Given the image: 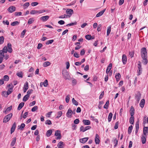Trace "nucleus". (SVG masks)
I'll return each instance as SVG.
<instances>
[{
    "label": "nucleus",
    "mask_w": 148,
    "mask_h": 148,
    "mask_svg": "<svg viewBox=\"0 0 148 148\" xmlns=\"http://www.w3.org/2000/svg\"><path fill=\"white\" fill-rule=\"evenodd\" d=\"M140 55L142 60V63L144 65H146L148 63L147 53L146 49L145 47H143L140 50Z\"/></svg>",
    "instance_id": "1"
},
{
    "label": "nucleus",
    "mask_w": 148,
    "mask_h": 148,
    "mask_svg": "<svg viewBox=\"0 0 148 148\" xmlns=\"http://www.w3.org/2000/svg\"><path fill=\"white\" fill-rule=\"evenodd\" d=\"M62 74L64 79H70V77L69 73L66 70H63Z\"/></svg>",
    "instance_id": "2"
},
{
    "label": "nucleus",
    "mask_w": 148,
    "mask_h": 148,
    "mask_svg": "<svg viewBox=\"0 0 148 148\" xmlns=\"http://www.w3.org/2000/svg\"><path fill=\"white\" fill-rule=\"evenodd\" d=\"M8 51L7 47L5 46L3 49L2 50L0 51V57L3 58V54L5 53H6Z\"/></svg>",
    "instance_id": "3"
},
{
    "label": "nucleus",
    "mask_w": 148,
    "mask_h": 148,
    "mask_svg": "<svg viewBox=\"0 0 148 148\" xmlns=\"http://www.w3.org/2000/svg\"><path fill=\"white\" fill-rule=\"evenodd\" d=\"M12 115V114L11 113L6 116L3 119V122L5 123L7 122L11 119Z\"/></svg>",
    "instance_id": "4"
},
{
    "label": "nucleus",
    "mask_w": 148,
    "mask_h": 148,
    "mask_svg": "<svg viewBox=\"0 0 148 148\" xmlns=\"http://www.w3.org/2000/svg\"><path fill=\"white\" fill-rule=\"evenodd\" d=\"M141 97V94L140 92H138L135 96V99L137 103H138Z\"/></svg>",
    "instance_id": "5"
},
{
    "label": "nucleus",
    "mask_w": 148,
    "mask_h": 148,
    "mask_svg": "<svg viewBox=\"0 0 148 148\" xmlns=\"http://www.w3.org/2000/svg\"><path fill=\"white\" fill-rule=\"evenodd\" d=\"M55 135L56 136V139H60L61 138L60 131L58 130L56 131L55 132Z\"/></svg>",
    "instance_id": "6"
},
{
    "label": "nucleus",
    "mask_w": 148,
    "mask_h": 148,
    "mask_svg": "<svg viewBox=\"0 0 148 148\" xmlns=\"http://www.w3.org/2000/svg\"><path fill=\"white\" fill-rule=\"evenodd\" d=\"M66 16L70 17L72 14L73 13V10L71 9H68L66 11Z\"/></svg>",
    "instance_id": "7"
},
{
    "label": "nucleus",
    "mask_w": 148,
    "mask_h": 148,
    "mask_svg": "<svg viewBox=\"0 0 148 148\" xmlns=\"http://www.w3.org/2000/svg\"><path fill=\"white\" fill-rule=\"evenodd\" d=\"M91 127L90 126H87L85 127L83 126H82L80 127V131H82L84 132L87 130L89 129Z\"/></svg>",
    "instance_id": "8"
},
{
    "label": "nucleus",
    "mask_w": 148,
    "mask_h": 148,
    "mask_svg": "<svg viewBox=\"0 0 148 148\" xmlns=\"http://www.w3.org/2000/svg\"><path fill=\"white\" fill-rule=\"evenodd\" d=\"M72 111L70 109H69L66 113V116L69 118H71L73 114Z\"/></svg>",
    "instance_id": "9"
},
{
    "label": "nucleus",
    "mask_w": 148,
    "mask_h": 148,
    "mask_svg": "<svg viewBox=\"0 0 148 148\" xmlns=\"http://www.w3.org/2000/svg\"><path fill=\"white\" fill-rule=\"evenodd\" d=\"M95 142L96 144H99L100 142L99 137L97 134H96L95 138Z\"/></svg>",
    "instance_id": "10"
},
{
    "label": "nucleus",
    "mask_w": 148,
    "mask_h": 148,
    "mask_svg": "<svg viewBox=\"0 0 148 148\" xmlns=\"http://www.w3.org/2000/svg\"><path fill=\"white\" fill-rule=\"evenodd\" d=\"M122 61L123 64H126L127 62V57L125 55L123 54L122 57Z\"/></svg>",
    "instance_id": "11"
},
{
    "label": "nucleus",
    "mask_w": 148,
    "mask_h": 148,
    "mask_svg": "<svg viewBox=\"0 0 148 148\" xmlns=\"http://www.w3.org/2000/svg\"><path fill=\"white\" fill-rule=\"evenodd\" d=\"M49 17L48 16H43L40 18V19L42 21L44 22L47 21L49 18Z\"/></svg>",
    "instance_id": "12"
},
{
    "label": "nucleus",
    "mask_w": 148,
    "mask_h": 148,
    "mask_svg": "<svg viewBox=\"0 0 148 148\" xmlns=\"http://www.w3.org/2000/svg\"><path fill=\"white\" fill-rule=\"evenodd\" d=\"M16 8L15 7L12 6L9 7L8 10L10 12L12 13L15 11Z\"/></svg>",
    "instance_id": "13"
},
{
    "label": "nucleus",
    "mask_w": 148,
    "mask_h": 148,
    "mask_svg": "<svg viewBox=\"0 0 148 148\" xmlns=\"http://www.w3.org/2000/svg\"><path fill=\"white\" fill-rule=\"evenodd\" d=\"M8 51L10 53L12 52V45L10 43H8L7 44Z\"/></svg>",
    "instance_id": "14"
},
{
    "label": "nucleus",
    "mask_w": 148,
    "mask_h": 148,
    "mask_svg": "<svg viewBox=\"0 0 148 148\" xmlns=\"http://www.w3.org/2000/svg\"><path fill=\"white\" fill-rule=\"evenodd\" d=\"M88 137L84 138L79 139L80 142L82 143H84L86 142L88 140Z\"/></svg>",
    "instance_id": "15"
},
{
    "label": "nucleus",
    "mask_w": 148,
    "mask_h": 148,
    "mask_svg": "<svg viewBox=\"0 0 148 148\" xmlns=\"http://www.w3.org/2000/svg\"><path fill=\"white\" fill-rule=\"evenodd\" d=\"M139 129V121H137L136 123V134L137 133Z\"/></svg>",
    "instance_id": "16"
},
{
    "label": "nucleus",
    "mask_w": 148,
    "mask_h": 148,
    "mask_svg": "<svg viewBox=\"0 0 148 148\" xmlns=\"http://www.w3.org/2000/svg\"><path fill=\"white\" fill-rule=\"evenodd\" d=\"M130 112L131 116H133L134 114V109L132 106L131 107V108L130 110Z\"/></svg>",
    "instance_id": "17"
},
{
    "label": "nucleus",
    "mask_w": 148,
    "mask_h": 148,
    "mask_svg": "<svg viewBox=\"0 0 148 148\" xmlns=\"http://www.w3.org/2000/svg\"><path fill=\"white\" fill-rule=\"evenodd\" d=\"M112 66V64L111 63H110L108 66L106 71V73L108 74L110 72Z\"/></svg>",
    "instance_id": "18"
},
{
    "label": "nucleus",
    "mask_w": 148,
    "mask_h": 148,
    "mask_svg": "<svg viewBox=\"0 0 148 148\" xmlns=\"http://www.w3.org/2000/svg\"><path fill=\"white\" fill-rule=\"evenodd\" d=\"M106 10V9H104L102 11H100V12H99L98 13H97L96 15V17H99L101 16L104 13L105 11Z\"/></svg>",
    "instance_id": "19"
},
{
    "label": "nucleus",
    "mask_w": 148,
    "mask_h": 148,
    "mask_svg": "<svg viewBox=\"0 0 148 148\" xmlns=\"http://www.w3.org/2000/svg\"><path fill=\"white\" fill-rule=\"evenodd\" d=\"M64 143L62 141H60L58 143L57 147L58 148H64Z\"/></svg>",
    "instance_id": "20"
},
{
    "label": "nucleus",
    "mask_w": 148,
    "mask_h": 148,
    "mask_svg": "<svg viewBox=\"0 0 148 148\" xmlns=\"http://www.w3.org/2000/svg\"><path fill=\"white\" fill-rule=\"evenodd\" d=\"M16 127V123L14 122V123L11 130V134H12L14 131Z\"/></svg>",
    "instance_id": "21"
},
{
    "label": "nucleus",
    "mask_w": 148,
    "mask_h": 148,
    "mask_svg": "<svg viewBox=\"0 0 148 148\" xmlns=\"http://www.w3.org/2000/svg\"><path fill=\"white\" fill-rule=\"evenodd\" d=\"M145 103V100L144 99H142L140 103V106L141 107L143 108Z\"/></svg>",
    "instance_id": "22"
},
{
    "label": "nucleus",
    "mask_w": 148,
    "mask_h": 148,
    "mask_svg": "<svg viewBox=\"0 0 148 148\" xmlns=\"http://www.w3.org/2000/svg\"><path fill=\"white\" fill-rule=\"evenodd\" d=\"M146 136L144 135L142 136L141 139L142 143L143 144L145 143L146 141Z\"/></svg>",
    "instance_id": "23"
},
{
    "label": "nucleus",
    "mask_w": 148,
    "mask_h": 148,
    "mask_svg": "<svg viewBox=\"0 0 148 148\" xmlns=\"http://www.w3.org/2000/svg\"><path fill=\"white\" fill-rule=\"evenodd\" d=\"M83 123L86 125H88L90 124V122L88 120H83Z\"/></svg>",
    "instance_id": "24"
},
{
    "label": "nucleus",
    "mask_w": 148,
    "mask_h": 148,
    "mask_svg": "<svg viewBox=\"0 0 148 148\" xmlns=\"http://www.w3.org/2000/svg\"><path fill=\"white\" fill-rule=\"evenodd\" d=\"M34 21L35 19L34 18H30L28 21L27 24L29 25L32 24L34 22Z\"/></svg>",
    "instance_id": "25"
},
{
    "label": "nucleus",
    "mask_w": 148,
    "mask_h": 148,
    "mask_svg": "<svg viewBox=\"0 0 148 148\" xmlns=\"http://www.w3.org/2000/svg\"><path fill=\"white\" fill-rule=\"evenodd\" d=\"M115 77L116 78V81L118 82L120 80L121 75L119 73H118L116 74Z\"/></svg>",
    "instance_id": "26"
},
{
    "label": "nucleus",
    "mask_w": 148,
    "mask_h": 148,
    "mask_svg": "<svg viewBox=\"0 0 148 148\" xmlns=\"http://www.w3.org/2000/svg\"><path fill=\"white\" fill-rule=\"evenodd\" d=\"M113 142L115 144L114 145V147H116L117 145L118 141L116 138H114L113 139Z\"/></svg>",
    "instance_id": "27"
},
{
    "label": "nucleus",
    "mask_w": 148,
    "mask_h": 148,
    "mask_svg": "<svg viewBox=\"0 0 148 148\" xmlns=\"http://www.w3.org/2000/svg\"><path fill=\"white\" fill-rule=\"evenodd\" d=\"M50 64L51 63L50 62L47 61L44 62L43 64V66L44 67H46L49 66Z\"/></svg>",
    "instance_id": "28"
},
{
    "label": "nucleus",
    "mask_w": 148,
    "mask_h": 148,
    "mask_svg": "<svg viewBox=\"0 0 148 148\" xmlns=\"http://www.w3.org/2000/svg\"><path fill=\"white\" fill-rule=\"evenodd\" d=\"M13 87H11L10 88L8 89L7 92V95H8L10 94V93H12V89H13Z\"/></svg>",
    "instance_id": "29"
},
{
    "label": "nucleus",
    "mask_w": 148,
    "mask_h": 148,
    "mask_svg": "<svg viewBox=\"0 0 148 148\" xmlns=\"http://www.w3.org/2000/svg\"><path fill=\"white\" fill-rule=\"evenodd\" d=\"M24 104V103L23 102H21L20 103L18 107V110H20L21 108L23 106Z\"/></svg>",
    "instance_id": "30"
},
{
    "label": "nucleus",
    "mask_w": 148,
    "mask_h": 148,
    "mask_svg": "<svg viewBox=\"0 0 148 148\" xmlns=\"http://www.w3.org/2000/svg\"><path fill=\"white\" fill-rule=\"evenodd\" d=\"M29 95H26L24 96L23 99V101H26L29 98Z\"/></svg>",
    "instance_id": "31"
},
{
    "label": "nucleus",
    "mask_w": 148,
    "mask_h": 148,
    "mask_svg": "<svg viewBox=\"0 0 148 148\" xmlns=\"http://www.w3.org/2000/svg\"><path fill=\"white\" fill-rule=\"evenodd\" d=\"M16 74L17 76L20 77L22 78L23 77V73L21 71L18 72Z\"/></svg>",
    "instance_id": "32"
},
{
    "label": "nucleus",
    "mask_w": 148,
    "mask_h": 148,
    "mask_svg": "<svg viewBox=\"0 0 148 148\" xmlns=\"http://www.w3.org/2000/svg\"><path fill=\"white\" fill-rule=\"evenodd\" d=\"M148 130L147 127H144L143 129L144 135L147 136V133Z\"/></svg>",
    "instance_id": "33"
},
{
    "label": "nucleus",
    "mask_w": 148,
    "mask_h": 148,
    "mask_svg": "<svg viewBox=\"0 0 148 148\" xmlns=\"http://www.w3.org/2000/svg\"><path fill=\"white\" fill-rule=\"evenodd\" d=\"M112 115V114L111 112H110L109 113L108 117V119L109 122H110L111 121Z\"/></svg>",
    "instance_id": "34"
},
{
    "label": "nucleus",
    "mask_w": 148,
    "mask_h": 148,
    "mask_svg": "<svg viewBox=\"0 0 148 148\" xmlns=\"http://www.w3.org/2000/svg\"><path fill=\"white\" fill-rule=\"evenodd\" d=\"M52 131L51 130H50L47 131L46 133V135L47 137H49L51 134Z\"/></svg>",
    "instance_id": "35"
},
{
    "label": "nucleus",
    "mask_w": 148,
    "mask_h": 148,
    "mask_svg": "<svg viewBox=\"0 0 148 148\" xmlns=\"http://www.w3.org/2000/svg\"><path fill=\"white\" fill-rule=\"evenodd\" d=\"M134 121V116H131L130 119V124H133Z\"/></svg>",
    "instance_id": "36"
},
{
    "label": "nucleus",
    "mask_w": 148,
    "mask_h": 148,
    "mask_svg": "<svg viewBox=\"0 0 148 148\" xmlns=\"http://www.w3.org/2000/svg\"><path fill=\"white\" fill-rule=\"evenodd\" d=\"M57 114V116L56 117V118L58 119L62 116V111H60L58 112Z\"/></svg>",
    "instance_id": "37"
},
{
    "label": "nucleus",
    "mask_w": 148,
    "mask_h": 148,
    "mask_svg": "<svg viewBox=\"0 0 148 148\" xmlns=\"http://www.w3.org/2000/svg\"><path fill=\"white\" fill-rule=\"evenodd\" d=\"M19 24V22L17 21H14L12 22L11 25L12 26H14L18 25Z\"/></svg>",
    "instance_id": "38"
},
{
    "label": "nucleus",
    "mask_w": 148,
    "mask_h": 148,
    "mask_svg": "<svg viewBox=\"0 0 148 148\" xmlns=\"http://www.w3.org/2000/svg\"><path fill=\"white\" fill-rule=\"evenodd\" d=\"M16 138H14L12 140L11 143V146H13L15 144L16 141Z\"/></svg>",
    "instance_id": "39"
},
{
    "label": "nucleus",
    "mask_w": 148,
    "mask_h": 148,
    "mask_svg": "<svg viewBox=\"0 0 148 148\" xmlns=\"http://www.w3.org/2000/svg\"><path fill=\"white\" fill-rule=\"evenodd\" d=\"M111 27L110 26L108 27L107 31V35L109 36L111 32Z\"/></svg>",
    "instance_id": "40"
},
{
    "label": "nucleus",
    "mask_w": 148,
    "mask_h": 148,
    "mask_svg": "<svg viewBox=\"0 0 148 148\" xmlns=\"http://www.w3.org/2000/svg\"><path fill=\"white\" fill-rule=\"evenodd\" d=\"M86 38L88 40H90L92 39H93L94 38H92V36L90 35H87L85 36Z\"/></svg>",
    "instance_id": "41"
},
{
    "label": "nucleus",
    "mask_w": 148,
    "mask_h": 148,
    "mask_svg": "<svg viewBox=\"0 0 148 148\" xmlns=\"http://www.w3.org/2000/svg\"><path fill=\"white\" fill-rule=\"evenodd\" d=\"M23 88L27 89H28L29 88L28 83L27 82H26L24 84Z\"/></svg>",
    "instance_id": "42"
},
{
    "label": "nucleus",
    "mask_w": 148,
    "mask_h": 148,
    "mask_svg": "<svg viewBox=\"0 0 148 148\" xmlns=\"http://www.w3.org/2000/svg\"><path fill=\"white\" fill-rule=\"evenodd\" d=\"M109 103V101L108 100L106 101L105 105L104 106V108L106 109H108V106Z\"/></svg>",
    "instance_id": "43"
},
{
    "label": "nucleus",
    "mask_w": 148,
    "mask_h": 148,
    "mask_svg": "<svg viewBox=\"0 0 148 148\" xmlns=\"http://www.w3.org/2000/svg\"><path fill=\"white\" fill-rule=\"evenodd\" d=\"M29 5V2H27L25 3L23 5L24 8H26L28 7Z\"/></svg>",
    "instance_id": "44"
},
{
    "label": "nucleus",
    "mask_w": 148,
    "mask_h": 148,
    "mask_svg": "<svg viewBox=\"0 0 148 148\" xmlns=\"http://www.w3.org/2000/svg\"><path fill=\"white\" fill-rule=\"evenodd\" d=\"M43 85L45 87H46L48 85V81L47 79H46L45 80L44 82H43Z\"/></svg>",
    "instance_id": "45"
},
{
    "label": "nucleus",
    "mask_w": 148,
    "mask_h": 148,
    "mask_svg": "<svg viewBox=\"0 0 148 148\" xmlns=\"http://www.w3.org/2000/svg\"><path fill=\"white\" fill-rule=\"evenodd\" d=\"M132 129V126L131 125L128 128V133L129 134H130L131 133Z\"/></svg>",
    "instance_id": "46"
},
{
    "label": "nucleus",
    "mask_w": 148,
    "mask_h": 148,
    "mask_svg": "<svg viewBox=\"0 0 148 148\" xmlns=\"http://www.w3.org/2000/svg\"><path fill=\"white\" fill-rule=\"evenodd\" d=\"M4 41V38L3 36L0 37V44L3 43Z\"/></svg>",
    "instance_id": "47"
},
{
    "label": "nucleus",
    "mask_w": 148,
    "mask_h": 148,
    "mask_svg": "<svg viewBox=\"0 0 148 148\" xmlns=\"http://www.w3.org/2000/svg\"><path fill=\"white\" fill-rule=\"evenodd\" d=\"M26 32V30L25 29L24 30L21 32V37L22 38H23L24 37V36L25 35V34Z\"/></svg>",
    "instance_id": "48"
},
{
    "label": "nucleus",
    "mask_w": 148,
    "mask_h": 148,
    "mask_svg": "<svg viewBox=\"0 0 148 148\" xmlns=\"http://www.w3.org/2000/svg\"><path fill=\"white\" fill-rule=\"evenodd\" d=\"M3 23L4 25H8L9 24V22L7 20L3 21Z\"/></svg>",
    "instance_id": "49"
},
{
    "label": "nucleus",
    "mask_w": 148,
    "mask_h": 148,
    "mask_svg": "<svg viewBox=\"0 0 148 148\" xmlns=\"http://www.w3.org/2000/svg\"><path fill=\"white\" fill-rule=\"evenodd\" d=\"M45 12V11L43 10H36V14L37 13L41 14Z\"/></svg>",
    "instance_id": "50"
},
{
    "label": "nucleus",
    "mask_w": 148,
    "mask_h": 148,
    "mask_svg": "<svg viewBox=\"0 0 148 148\" xmlns=\"http://www.w3.org/2000/svg\"><path fill=\"white\" fill-rule=\"evenodd\" d=\"M38 109V107L37 106H35L32 109V112H34Z\"/></svg>",
    "instance_id": "51"
},
{
    "label": "nucleus",
    "mask_w": 148,
    "mask_h": 148,
    "mask_svg": "<svg viewBox=\"0 0 148 148\" xmlns=\"http://www.w3.org/2000/svg\"><path fill=\"white\" fill-rule=\"evenodd\" d=\"M53 41V40H49L47 41L46 43V45H49V44H51Z\"/></svg>",
    "instance_id": "52"
},
{
    "label": "nucleus",
    "mask_w": 148,
    "mask_h": 148,
    "mask_svg": "<svg viewBox=\"0 0 148 148\" xmlns=\"http://www.w3.org/2000/svg\"><path fill=\"white\" fill-rule=\"evenodd\" d=\"M4 80H5V81H8L9 80V77L7 75H5L4 76Z\"/></svg>",
    "instance_id": "53"
},
{
    "label": "nucleus",
    "mask_w": 148,
    "mask_h": 148,
    "mask_svg": "<svg viewBox=\"0 0 148 148\" xmlns=\"http://www.w3.org/2000/svg\"><path fill=\"white\" fill-rule=\"evenodd\" d=\"M52 113V112L51 111L50 112H48L46 114V116L47 117H50V116L51 114V113Z\"/></svg>",
    "instance_id": "54"
},
{
    "label": "nucleus",
    "mask_w": 148,
    "mask_h": 148,
    "mask_svg": "<svg viewBox=\"0 0 148 148\" xmlns=\"http://www.w3.org/2000/svg\"><path fill=\"white\" fill-rule=\"evenodd\" d=\"M134 52L133 51L129 52V55L132 58L134 56Z\"/></svg>",
    "instance_id": "55"
},
{
    "label": "nucleus",
    "mask_w": 148,
    "mask_h": 148,
    "mask_svg": "<svg viewBox=\"0 0 148 148\" xmlns=\"http://www.w3.org/2000/svg\"><path fill=\"white\" fill-rule=\"evenodd\" d=\"M28 115V112H26L24 113V114L23 116V117L24 119H25L27 117Z\"/></svg>",
    "instance_id": "56"
},
{
    "label": "nucleus",
    "mask_w": 148,
    "mask_h": 148,
    "mask_svg": "<svg viewBox=\"0 0 148 148\" xmlns=\"http://www.w3.org/2000/svg\"><path fill=\"white\" fill-rule=\"evenodd\" d=\"M70 99V96L69 95H67L66 98V101L67 103L69 102Z\"/></svg>",
    "instance_id": "57"
},
{
    "label": "nucleus",
    "mask_w": 148,
    "mask_h": 148,
    "mask_svg": "<svg viewBox=\"0 0 148 148\" xmlns=\"http://www.w3.org/2000/svg\"><path fill=\"white\" fill-rule=\"evenodd\" d=\"M22 13L21 12H15V15L17 16H19L21 15Z\"/></svg>",
    "instance_id": "58"
},
{
    "label": "nucleus",
    "mask_w": 148,
    "mask_h": 148,
    "mask_svg": "<svg viewBox=\"0 0 148 148\" xmlns=\"http://www.w3.org/2000/svg\"><path fill=\"white\" fill-rule=\"evenodd\" d=\"M38 4V3L37 2H32L31 5L33 6H34L37 5Z\"/></svg>",
    "instance_id": "59"
},
{
    "label": "nucleus",
    "mask_w": 148,
    "mask_h": 148,
    "mask_svg": "<svg viewBox=\"0 0 148 148\" xmlns=\"http://www.w3.org/2000/svg\"><path fill=\"white\" fill-rule=\"evenodd\" d=\"M101 24H99L98 25L97 28V30L99 32L101 30Z\"/></svg>",
    "instance_id": "60"
},
{
    "label": "nucleus",
    "mask_w": 148,
    "mask_h": 148,
    "mask_svg": "<svg viewBox=\"0 0 148 148\" xmlns=\"http://www.w3.org/2000/svg\"><path fill=\"white\" fill-rule=\"evenodd\" d=\"M119 122L118 121L116 122L115 124L114 128L115 129H116L118 127Z\"/></svg>",
    "instance_id": "61"
},
{
    "label": "nucleus",
    "mask_w": 148,
    "mask_h": 148,
    "mask_svg": "<svg viewBox=\"0 0 148 148\" xmlns=\"http://www.w3.org/2000/svg\"><path fill=\"white\" fill-rule=\"evenodd\" d=\"M66 69H68L70 66V63L69 62H68L66 63Z\"/></svg>",
    "instance_id": "62"
},
{
    "label": "nucleus",
    "mask_w": 148,
    "mask_h": 148,
    "mask_svg": "<svg viewBox=\"0 0 148 148\" xmlns=\"http://www.w3.org/2000/svg\"><path fill=\"white\" fill-rule=\"evenodd\" d=\"M30 13L32 14H36V10H32L30 12Z\"/></svg>",
    "instance_id": "63"
},
{
    "label": "nucleus",
    "mask_w": 148,
    "mask_h": 148,
    "mask_svg": "<svg viewBox=\"0 0 148 148\" xmlns=\"http://www.w3.org/2000/svg\"><path fill=\"white\" fill-rule=\"evenodd\" d=\"M46 124L49 125H50L52 124V123L50 120H47L46 121Z\"/></svg>",
    "instance_id": "64"
}]
</instances>
